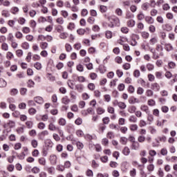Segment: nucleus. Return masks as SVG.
<instances>
[{
  "instance_id": "obj_32",
  "label": "nucleus",
  "mask_w": 177,
  "mask_h": 177,
  "mask_svg": "<svg viewBox=\"0 0 177 177\" xmlns=\"http://www.w3.org/2000/svg\"><path fill=\"white\" fill-rule=\"evenodd\" d=\"M145 95L147 97H151V96L154 95V92L150 89H147L145 92Z\"/></svg>"
},
{
  "instance_id": "obj_44",
  "label": "nucleus",
  "mask_w": 177,
  "mask_h": 177,
  "mask_svg": "<svg viewBox=\"0 0 177 177\" xmlns=\"http://www.w3.org/2000/svg\"><path fill=\"white\" fill-rule=\"evenodd\" d=\"M127 26L130 28L135 26V21L133 19H130L127 21Z\"/></svg>"
},
{
  "instance_id": "obj_6",
  "label": "nucleus",
  "mask_w": 177,
  "mask_h": 177,
  "mask_svg": "<svg viewBox=\"0 0 177 177\" xmlns=\"http://www.w3.org/2000/svg\"><path fill=\"white\" fill-rule=\"evenodd\" d=\"M61 102L62 104H64L65 106H68V104H70V102H71V100H70L68 96H64L62 98Z\"/></svg>"
},
{
  "instance_id": "obj_57",
  "label": "nucleus",
  "mask_w": 177,
  "mask_h": 177,
  "mask_svg": "<svg viewBox=\"0 0 177 177\" xmlns=\"http://www.w3.org/2000/svg\"><path fill=\"white\" fill-rule=\"evenodd\" d=\"M34 67L36 68L37 70H41V68H42V64L39 62H36L34 64Z\"/></svg>"
},
{
  "instance_id": "obj_21",
  "label": "nucleus",
  "mask_w": 177,
  "mask_h": 177,
  "mask_svg": "<svg viewBox=\"0 0 177 177\" xmlns=\"http://www.w3.org/2000/svg\"><path fill=\"white\" fill-rule=\"evenodd\" d=\"M96 111L98 115H102V114H104L106 110H104V109H103L102 107H98L97 108Z\"/></svg>"
},
{
  "instance_id": "obj_56",
  "label": "nucleus",
  "mask_w": 177,
  "mask_h": 177,
  "mask_svg": "<svg viewBox=\"0 0 177 177\" xmlns=\"http://www.w3.org/2000/svg\"><path fill=\"white\" fill-rule=\"evenodd\" d=\"M122 68H124V70H129V68H131V64L129 63H125L122 65Z\"/></svg>"
},
{
  "instance_id": "obj_3",
  "label": "nucleus",
  "mask_w": 177,
  "mask_h": 177,
  "mask_svg": "<svg viewBox=\"0 0 177 177\" xmlns=\"http://www.w3.org/2000/svg\"><path fill=\"white\" fill-rule=\"evenodd\" d=\"M46 136H49V131L48 130H44L39 133V139L40 140H44Z\"/></svg>"
},
{
  "instance_id": "obj_47",
  "label": "nucleus",
  "mask_w": 177,
  "mask_h": 177,
  "mask_svg": "<svg viewBox=\"0 0 177 177\" xmlns=\"http://www.w3.org/2000/svg\"><path fill=\"white\" fill-rule=\"evenodd\" d=\"M145 93V89L142 87H138L137 88V95H143Z\"/></svg>"
},
{
  "instance_id": "obj_9",
  "label": "nucleus",
  "mask_w": 177,
  "mask_h": 177,
  "mask_svg": "<svg viewBox=\"0 0 177 177\" xmlns=\"http://www.w3.org/2000/svg\"><path fill=\"white\" fill-rule=\"evenodd\" d=\"M140 110L141 111L146 113V114H149V113H150V109L147 105H141Z\"/></svg>"
},
{
  "instance_id": "obj_45",
  "label": "nucleus",
  "mask_w": 177,
  "mask_h": 177,
  "mask_svg": "<svg viewBox=\"0 0 177 177\" xmlns=\"http://www.w3.org/2000/svg\"><path fill=\"white\" fill-rule=\"evenodd\" d=\"M11 47L12 49H17V48H19V44H17L16 41L14 40L11 41Z\"/></svg>"
},
{
  "instance_id": "obj_31",
  "label": "nucleus",
  "mask_w": 177,
  "mask_h": 177,
  "mask_svg": "<svg viewBox=\"0 0 177 177\" xmlns=\"http://www.w3.org/2000/svg\"><path fill=\"white\" fill-rule=\"evenodd\" d=\"M67 28H68V30L73 31V30H74V28H75V24L73 23V22L69 23L67 26Z\"/></svg>"
},
{
  "instance_id": "obj_30",
  "label": "nucleus",
  "mask_w": 177,
  "mask_h": 177,
  "mask_svg": "<svg viewBox=\"0 0 177 177\" xmlns=\"http://www.w3.org/2000/svg\"><path fill=\"white\" fill-rule=\"evenodd\" d=\"M145 21H147L148 24H153V23H154V19L151 17H146Z\"/></svg>"
},
{
  "instance_id": "obj_40",
  "label": "nucleus",
  "mask_w": 177,
  "mask_h": 177,
  "mask_svg": "<svg viewBox=\"0 0 177 177\" xmlns=\"http://www.w3.org/2000/svg\"><path fill=\"white\" fill-rule=\"evenodd\" d=\"M147 68L148 71H153V70H154V65L153 64L148 63L147 64Z\"/></svg>"
},
{
  "instance_id": "obj_7",
  "label": "nucleus",
  "mask_w": 177,
  "mask_h": 177,
  "mask_svg": "<svg viewBox=\"0 0 177 177\" xmlns=\"http://www.w3.org/2000/svg\"><path fill=\"white\" fill-rule=\"evenodd\" d=\"M140 147V145L138 142L135 141L134 142H132L131 144V150H139V148Z\"/></svg>"
},
{
  "instance_id": "obj_48",
  "label": "nucleus",
  "mask_w": 177,
  "mask_h": 177,
  "mask_svg": "<svg viewBox=\"0 0 177 177\" xmlns=\"http://www.w3.org/2000/svg\"><path fill=\"white\" fill-rule=\"evenodd\" d=\"M109 166L111 168H117V167H118V163H117V162L111 161L109 163Z\"/></svg>"
},
{
  "instance_id": "obj_54",
  "label": "nucleus",
  "mask_w": 177,
  "mask_h": 177,
  "mask_svg": "<svg viewBox=\"0 0 177 177\" xmlns=\"http://www.w3.org/2000/svg\"><path fill=\"white\" fill-rule=\"evenodd\" d=\"M31 171L32 174H39L40 169H39V167H34Z\"/></svg>"
},
{
  "instance_id": "obj_16",
  "label": "nucleus",
  "mask_w": 177,
  "mask_h": 177,
  "mask_svg": "<svg viewBox=\"0 0 177 177\" xmlns=\"http://www.w3.org/2000/svg\"><path fill=\"white\" fill-rule=\"evenodd\" d=\"M22 49H24L25 50H28L30 49V44L27 41H24L21 45Z\"/></svg>"
},
{
  "instance_id": "obj_64",
  "label": "nucleus",
  "mask_w": 177,
  "mask_h": 177,
  "mask_svg": "<svg viewBox=\"0 0 177 177\" xmlns=\"http://www.w3.org/2000/svg\"><path fill=\"white\" fill-rule=\"evenodd\" d=\"M112 176L119 177L120 176V172L118 170H113L112 171Z\"/></svg>"
},
{
  "instance_id": "obj_53",
  "label": "nucleus",
  "mask_w": 177,
  "mask_h": 177,
  "mask_svg": "<svg viewBox=\"0 0 177 177\" xmlns=\"http://www.w3.org/2000/svg\"><path fill=\"white\" fill-rule=\"evenodd\" d=\"M65 49L66 52H71V50H73V47H71V45L66 44H65Z\"/></svg>"
},
{
  "instance_id": "obj_52",
  "label": "nucleus",
  "mask_w": 177,
  "mask_h": 177,
  "mask_svg": "<svg viewBox=\"0 0 177 177\" xmlns=\"http://www.w3.org/2000/svg\"><path fill=\"white\" fill-rule=\"evenodd\" d=\"M128 92L129 93H135V87L132 85L129 86Z\"/></svg>"
},
{
  "instance_id": "obj_58",
  "label": "nucleus",
  "mask_w": 177,
  "mask_h": 177,
  "mask_svg": "<svg viewBox=\"0 0 177 177\" xmlns=\"http://www.w3.org/2000/svg\"><path fill=\"white\" fill-rule=\"evenodd\" d=\"M30 31H31V30L28 27H24L22 28V32H24V34H28L30 33Z\"/></svg>"
},
{
  "instance_id": "obj_17",
  "label": "nucleus",
  "mask_w": 177,
  "mask_h": 177,
  "mask_svg": "<svg viewBox=\"0 0 177 177\" xmlns=\"http://www.w3.org/2000/svg\"><path fill=\"white\" fill-rule=\"evenodd\" d=\"M34 100L36 103H38V104H43L44 103V98H42V97H35Z\"/></svg>"
},
{
  "instance_id": "obj_49",
  "label": "nucleus",
  "mask_w": 177,
  "mask_h": 177,
  "mask_svg": "<svg viewBox=\"0 0 177 177\" xmlns=\"http://www.w3.org/2000/svg\"><path fill=\"white\" fill-rule=\"evenodd\" d=\"M115 63H118V64H121L122 63V58L120 56H117L115 58Z\"/></svg>"
},
{
  "instance_id": "obj_42",
  "label": "nucleus",
  "mask_w": 177,
  "mask_h": 177,
  "mask_svg": "<svg viewBox=\"0 0 177 177\" xmlns=\"http://www.w3.org/2000/svg\"><path fill=\"white\" fill-rule=\"evenodd\" d=\"M154 168L155 167L153 164L148 165L147 167V169L149 171V172H153V171H154Z\"/></svg>"
},
{
  "instance_id": "obj_63",
  "label": "nucleus",
  "mask_w": 177,
  "mask_h": 177,
  "mask_svg": "<svg viewBox=\"0 0 177 177\" xmlns=\"http://www.w3.org/2000/svg\"><path fill=\"white\" fill-rule=\"evenodd\" d=\"M129 174H130V176L131 177L136 176V169H133L132 170H131Z\"/></svg>"
},
{
  "instance_id": "obj_5",
  "label": "nucleus",
  "mask_w": 177,
  "mask_h": 177,
  "mask_svg": "<svg viewBox=\"0 0 177 177\" xmlns=\"http://www.w3.org/2000/svg\"><path fill=\"white\" fill-rule=\"evenodd\" d=\"M15 127H16V122L13 120H9L3 125V128H15Z\"/></svg>"
},
{
  "instance_id": "obj_1",
  "label": "nucleus",
  "mask_w": 177,
  "mask_h": 177,
  "mask_svg": "<svg viewBox=\"0 0 177 177\" xmlns=\"http://www.w3.org/2000/svg\"><path fill=\"white\" fill-rule=\"evenodd\" d=\"M106 19L109 21L108 27H110V28H113L115 26L120 27V19H118V17L114 16H107Z\"/></svg>"
},
{
  "instance_id": "obj_20",
  "label": "nucleus",
  "mask_w": 177,
  "mask_h": 177,
  "mask_svg": "<svg viewBox=\"0 0 177 177\" xmlns=\"http://www.w3.org/2000/svg\"><path fill=\"white\" fill-rule=\"evenodd\" d=\"M116 104L117 106H118V107L120 109H127V104H125V102H116Z\"/></svg>"
},
{
  "instance_id": "obj_51",
  "label": "nucleus",
  "mask_w": 177,
  "mask_h": 177,
  "mask_svg": "<svg viewBox=\"0 0 177 177\" xmlns=\"http://www.w3.org/2000/svg\"><path fill=\"white\" fill-rule=\"evenodd\" d=\"M148 106H153L156 104V101L153 99H150L147 101Z\"/></svg>"
},
{
  "instance_id": "obj_13",
  "label": "nucleus",
  "mask_w": 177,
  "mask_h": 177,
  "mask_svg": "<svg viewBox=\"0 0 177 177\" xmlns=\"http://www.w3.org/2000/svg\"><path fill=\"white\" fill-rule=\"evenodd\" d=\"M147 121L149 122V124H151V122L154 121V116H153L152 114L150 113H147Z\"/></svg>"
},
{
  "instance_id": "obj_28",
  "label": "nucleus",
  "mask_w": 177,
  "mask_h": 177,
  "mask_svg": "<svg viewBox=\"0 0 177 177\" xmlns=\"http://www.w3.org/2000/svg\"><path fill=\"white\" fill-rule=\"evenodd\" d=\"M141 8L142 10H149V8H150V3H144L142 6Z\"/></svg>"
},
{
  "instance_id": "obj_19",
  "label": "nucleus",
  "mask_w": 177,
  "mask_h": 177,
  "mask_svg": "<svg viewBox=\"0 0 177 177\" xmlns=\"http://www.w3.org/2000/svg\"><path fill=\"white\" fill-rule=\"evenodd\" d=\"M1 16H3V17H10V12H9L8 10H3L1 11Z\"/></svg>"
},
{
  "instance_id": "obj_37",
  "label": "nucleus",
  "mask_w": 177,
  "mask_h": 177,
  "mask_svg": "<svg viewBox=\"0 0 177 177\" xmlns=\"http://www.w3.org/2000/svg\"><path fill=\"white\" fill-rule=\"evenodd\" d=\"M56 23H57V24H60L62 26V24H64V19H63V17H59L56 19Z\"/></svg>"
},
{
  "instance_id": "obj_2",
  "label": "nucleus",
  "mask_w": 177,
  "mask_h": 177,
  "mask_svg": "<svg viewBox=\"0 0 177 177\" xmlns=\"http://www.w3.org/2000/svg\"><path fill=\"white\" fill-rule=\"evenodd\" d=\"M49 161L51 165H56L57 164V156L55 154H51L49 157Z\"/></svg>"
},
{
  "instance_id": "obj_14",
  "label": "nucleus",
  "mask_w": 177,
  "mask_h": 177,
  "mask_svg": "<svg viewBox=\"0 0 177 177\" xmlns=\"http://www.w3.org/2000/svg\"><path fill=\"white\" fill-rule=\"evenodd\" d=\"M162 28L166 31H172V26L169 24L162 25Z\"/></svg>"
},
{
  "instance_id": "obj_62",
  "label": "nucleus",
  "mask_w": 177,
  "mask_h": 177,
  "mask_svg": "<svg viewBox=\"0 0 177 177\" xmlns=\"http://www.w3.org/2000/svg\"><path fill=\"white\" fill-rule=\"evenodd\" d=\"M18 23L19 24H21V26H23V24H25V23H26V19H24L23 17H19L18 19Z\"/></svg>"
},
{
  "instance_id": "obj_36",
  "label": "nucleus",
  "mask_w": 177,
  "mask_h": 177,
  "mask_svg": "<svg viewBox=\"0 0 177 177\" xmlns=\"http://www.w3.org/2000/svg\"><path fill=\"white\" fill-rule=\"evenodd\" d=\"M58 124L59 125H62V127H64V125H66V119L63 118H59L58 120Z\"/></svg>"
},
{
  "instance_id": "obj_34",
  "label": "nucleus",
  "mask_w": 177,
  "mask_h": 177,
  "mask_svg": "<svg viewBox=\"0 0 177 177\" xmlns=\"http://www.w3.org/2000/svg\"><path fill=\"white\" fill-rule=\"evenodd\" d=\"M19 8L17 7H12L11 9H10V12L12 14V15H17V13H19Z\"/></svg>"
},
{
  "instance_id": "obj_26",
  "label": "nucleus",
  "mask_w": 177,
  "mask_h": 177,
  "mask_svg": "<svg viewBox=\"0 0 177 177\" xmlns=\"http://www.w3.org/2000/svg\"><path fill=\"white\" fill-rule=\"evenodd\" d=\"M141 37L144 39H148V38L150 37V34L146 31H143L141 32Z\"/></svg>"
},
{
  "instance_id": "obj_4",
  "label": "nucleus",
  "mask_w": 177,
  "mask_h": 177,
  "mask_svg": "<svg viewBox=\"0 0 177 177\" xmlns=\"http://www.w3.org/2000/svg\"><path fill=\"white\" fill-rule=\"evenodd\" d=\"M82 114L84 116L88 115V114H95V111L93 108H88L87 110L82 111Z\"/></svg>"
},
{
  "instance_id": "obj_23",
  "label": "nucleus",
  "mask_w": 177,
  "mask_h": 177,
  "mask_svg": "<svg viewBox=\"0 0 177 177\" xmlns=\"http://www.w3.org/2000/svg\"><path fill=\"white\" fill-rule=\"evenodd\" d=\"M129 122H133V124H135V123L138 122V118L135 115H133L129 118Z\"/></svg>"
},
{
  "instance_id": "obj_8",
  "label": "nucleus",
  "mask_w": 177,
  "mask_h": 177,
  "mask_svg": "<svg viewBox=\"0 0 177 177\" xmlns=\"http://www.w3.org/2000/svg\"><path fill=\"white\" fill-rule=\"evenodd\" d=\"M6 58L7 60H12V59H15V55L10 51H7L6 53Z\"/></svg>"
},
{
  "instance_id": "obj_11",
  "label": "nucleus",
  "mask_w": 177,
  "mask_h": 177,
  "mask_svg": "<svg viewBox=\"0 0 177 177\" xmlns=\"http://www.w3.org/2000/svg\"><path fill=\"white\" fill-rule=\"evenodd\" d=\"M122 154H124V156H129V154L131 153V149H129V147H124L122 149Z\"/></svg>"
},
{
  "instance_id": "obj_59",
  "label": "nucleus",
  "mask_w": 177,
  "mask_h": 177,
  "mask_svg": "<svg viewBox=\"0 0 177 177\" xmlns=\"http://www.w3.org/2000/svg\"><path fill=\"white\" fill-rule=\"evenodd\" d=\"M15 37L17 39H21V38H23V33H21V32H17Z\"/></svg>"
},
{
  "instance_id": "obj_12",
  "label": "nucleus",
  "mask_w": 177,
  "mask_h": 177,
  "mask_svg": "<svg viewBox=\"0 0 177 177\" xmlns=\"http://www.w3.org/2000/svg\"><path fill=\"white\" fill-rule=\"evenodd\" d=\"M48 129L50 131H59V127H56V125H55V124L51 122L48 125Z\"/></svg>"
},
{
  "instance_id": "obj_46",
  "label": "nucleus",
  "mask_w": 177,
  "mask_h": 177,
  "mask_svg": "<svg viewBox=\"0 0 177 177\" xmlns=\"http://www.w3.org/2000/svg\"><path fill=\"white\" fill-rule=\"evenodd\" d=\"M39 163L40 165H46V160L45 158H39Z\"/></svg>"
},
{
  "instance_id": "obj_25",
  "label": "nucleus",
  "mask_w": 177,
  "mask_h": 177,
  "mask_svg": "<svg viewBox=\"0 0 177 177\" xmlns=\"http://www.w3.org/2000/svg\"><path fill=\"white\" fill-rule=\"evenodd\" d=\"M128 111L130 113V114H133V113L136 112V107L133 105H131L129 107Z\"/></svg>"
},
{
  "instance_id": "obj_61",
  "label": "nucleus",
  "mask_w": 177,
  "mask_h": 177,
  "mask_svg": "<svg viewBox=\"0 0 177 177\" xmlns=\"http://www.w3.org/2000/svg\"><path fill=\"white\" fill-rule=\"evenodd\" d=\"M88 89H89L90 91H95V84H93V83H89V84H88Z\"/></svg>"
},
{
  "instance_id": "obj_41",
  "label": "nucleus",
  "mask_w": 177,
  "mask_h": 177,
  "mask_svg": "<svg viewBox=\"0 0 177 177\" xmlns=\"http://www.w3.org/2000/svg\"><path fill=\"white\" fill-rule=\"evenodd\" d=\"M157 42H158V39H157L156 37L151 38L149 40L150 45H156V44H157Z\"/></svg>"
},
{
  "instance_id": "obj_35",
  "label": "nucleus",
  "mask_w": 177,
  "mask_h": 177,
  "mask_svg": "<svg viewBox=\"0 0 177 177\" xmlns=\"http://www.w3.org/2000/svg\"><path fill=\"white\" fill-rule=\"evenodd\" d=\"M120 142L122 145H127V143H128V138H127L126 137H121L120 139Z\"/></svg>"
},
{
  "instance_id": "obj_55",
  "label": "nucleus",
  "mask_w": 177,
  "mask_h": 177,
  "mask_svg": "<svg viewBox=\"0 0 177 177\" xmlns=\"http://www.w3.org/2000/svg\"><path fill=\"white\" fill-rule=\"evenodd\" d=\"M14 149L15 150H20V149H21V143L20 142L15 143L14 146Z\"/></svg>"
},
{
  "instance_id": "obj_29",
  "label": "nucleus",
  "mask_w": 177,
  "mask_h": 177,
  "mask_svg": "<svg viewBox=\"0 0 177 177\" xmlns=\"http://www.w3.org/2000/svg\"><path fill=\"white\" fill-rule=\"evenodd\" d=\"M138 128H139L138 127V124H131L130 127H129V129L130 131H131L132 132H135L136 131H138Z\"/></svg>"
},
{
  "instance_id": "obj_39",
  "label": "nucleus",
  "mask_w": 177,
  "mask_h": 177,
  "mask_svg": "<svg viewBox=\"0 0 177 177\" xmlns=\"http://www.w3.org/2000/svg\"><path fill=\"white\" fill-rule=\"evenodd\" d=\"M61 16H62V17H64V19H67L68 16V12H67V10H62L61 11Z\"/></svg>"
},
{
  "instance_id": "obj_10",
  "label": "nucleus",
  "mask_w": 177,
  "mask_h": 177,
  "mask_svg": "<svg viewBox=\"0 0 177 177\" xmlns=\"http://www.w3.org/2000/svg\"><path fill=\"white\" fill-rule=\"evenodd\" d=\"M151 86L153 91H156V92L160 91V84H158V83H153L151 84Z\"/></svg>"
},
{
  "instance_id": "obj_24",
  "label": "nucleus",
  "mask_w": 177,
  "mask_h": 177,
  "mask_svg": "<svg viewBox=\"0 0 177 177\" xmlns=\"http://www.w3.org/2000/svg\"><path fill=\"white\" fill-rule=\"evenodd\" d=\"M39 46H40L41 49H42L44 50L48 48V43H46V41H41L39 44Z\"/></svg>"
},
{
  "instance_id": "obj_27",
  "label": "nucleus",
  "mask_w": 177,
  "mask_h": 177,
  "mask_svg": "<svg viewBox=\"0 0 177 177\" xmlns=\"http://www.w3.org/2000/svg\"><path fill=\"white\" fill-rule=\"evenodd\" d=\"M45 145L47 146V147L52 148L53 147V142L52 140L48 139L45 141Z\"/></svg>"
},
{
  "instance_id": "obj_33",
  "label": "nucleus",
  "mask_w": 177,
  "mask_h": 177,
  "mask_svg": "<svg viewBox=\"0 0 177 177\" xmlns=\"http://www.w3.org/2000/svg\"><path fill=\"white\" fill-rule=\"evenodd\" d=\"M25 124L28 129H31V128H32V125H34V122L31 120L26 121Z\"/></svg>"
},
{
  "instance_id": "obj_60",
  "label": "nucleus",
  "mask_w": 177,
  "mask_h": 177,
  "mask_svg": "<svg viewBox=\"0 0 177 177\" xmlns=\"http://www.w3.org/2000/svg\"><path fill=\"white\" fill-rule=\"evenodd\" d=\"M107 111L108 113H109V114H114V112H115L114 107L108 106Z\"/></svg>"
},
{
  "instance_id": "obj_18",
  "label": "nucleus",
  "mask_w": 177,
  "mask_h": 177,
  "mask_svg": "<svg viewBox=\"0 0 177 177\" xmlns=\"http://www.w3.org/2000/svg\"><path fill=\"white\" fill-rule=\"evenodd\" d=\"M130 104H135V103H140V101L136 97H131L129 100Z\"/></svg>"
},
{
  "instance_id": "obj_22",
  "label": "nucleus",
  "mask_w": 177,
  "mask_h": 177,
  "mask_svg": "<svg viewBox=\"0 0 177 177\" xmlns=\"http://www.w3.org/2000/svg\"><path fill=\"white\" fill-rule=\"evenodd\" d=\"M105 37L107 39H111V38H113V32L106 30L105 32Z\"/></svg>"
},
{
  "instance_id": "obj_43",
  "label": "nucleus",
  "mask_w": 177,
  "mask_h": 177,
  "mask_svg": "<svg viewBox=\"0 0 177 177\" xmlns=\"http://www.w3.org/2000/svg\"><path fill=\"white\" fill-rule=\"evenodd\" d=\"M6 86V81L0 77V88H5Z\"/></svg>"
},
{
  "instance_id": "obj_50",
  "label": "nucleus",
  "mask_w": 177,
  "mask_h": 177,
  "mask_svg": "<svg viewBox=\"0 0 177 177\" xmlns=\"http://www.w3.org/2000/svg\"><path fill=\"white\" fill-rule=\"evenodd\" d=\"M37 41H46V37L44 36V35H39L38 37H37Z\"/></svg>"
},
{
  "instance_id": "obj_15",
  "label": "nucleus",
  "mask_w": 177,
  "mask_h": 177,
  "mask_svg": "<svg viewBox=\"0 0 177 177\" xmlns=\"http://www.w3.org/2000/svg\"><path fill=\"white\" fill-rule=\"evenodd\" d=\"M1 48V50H3L4 52H8V50H9V45H8L7 43H5V42L2 43Z\"/></svg>"
},
{
  "instance_id": "obj_38",
  "label": "nucleus",
  "mask_w": 177,
  "mask_h": 177,
  "mask_svg": "<svg viewBox=\"0 0 177 177\" xmlns=\"http://www.w3.org/2000/svg\"><path fill=\"white\" fill-rule=\"evenodd\" d=\"M15 53H16V56H17V57H21L23 56V54H24L23 50L18 49V50H16Z\"/></svg>"
}]
</instances>
